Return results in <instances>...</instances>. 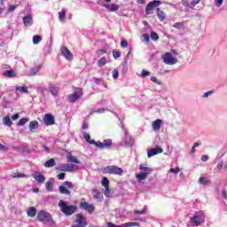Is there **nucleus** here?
I'll use <instances>...</instances> for the list:
<instances>
[{"label":"nucleus","mask_w":227,"mask_h":227,"mask_svg":"<svg viewBox=\"0 0 227 227\" xmlns=\"http://www.w3.org/2000/svg\"><path fill=\"white\" fill-rule=\"evenodd\" d=\"M224 0H215V4L217 6V8H221V6L223 5Z\"/></svg>","instance_id":"13d9d810"},{"label":"nucleus","mask_w":227,"mask_h":227,"mask_svg":"<svg viewBox=\"0 0 227 227\" xmlns=\"http://www.w3.org/2000/svg\"><path fill=\"white\" fill-rule=\"evenodd\" d=\"M61 52L64 56V58L67 60V61H72V59H74V55L72 54L71 51H68V48H67V46H62L61 48Z\"/></svg>","instance_id":"f8f14e48"},{"label":"nucleus","mask_w":227,"mask_h":227,"mask_svg":"<svg viewBox=\"0 0 227 227\" xmlns=\"http://www.w3.org/2000/svg\"><path fill=\"white\" fill-rule=\"evenodd\" d=\"M16 91H20V93H29V90H27V86L22 85L16 87Z\"/></svg>","instance_id":"a878e982"},{"label":"nucleus","mask_w":227,"mask_h":227,"mask_svg":"<svg viewBox=\"0 0 227 227\" xmlns=\"http://www.w3.org/2000/svg\"><path fill=\"white\" fill-rule=\"evenodd\" d=\"M162 123V120L157 119L153 121V130H160V124Z\"/></svg>","instance_id":"4be33fe9"},{"label":"nucleus","mask_w":227,"mask_h":227,"mask_svg":"<svg viewBox=\"0 0 227 227\" xmlns=\"http://www.w3.org/2000/svg\"><path fill=\"white\" fill-rule=\"evenodd\" d=\"M4 77H16V74L15 72H13V70H6L4 73Z\"/></svg>","instance_id":"c756f323"},{"label":"nucleus","mask_w":227,"mask_h":227,"mask_svg":"<svg viewBox=\"0 0 227 227\" xmlns=\"http://www.w3.org/2000/svg\"><path fill=\"white\" fill-rule=\"evenodd\" d=\"M139 169L142 171V173H146V175H150L153 169L152 168L147 167L145 164L139 165Z\"/></svg>","instance_id":"aec40b11"},{"label":"nucleus","mask_w":227,"mask_h":227,"mask_svg":"<svg viewBox=\"0 0 227 227\" xmlns=\"http://www.w3.org/2000/svg\"><path fill=\"white\" fill-rule=\"evenodd\" d=\"M12 178H27V176L26 174H13Z\"/></svg>","instance_id":"49530a36"},{"label":"nucleus","mask_w":227,"mask_h":227,"mask_svg":"<svg viewBox=\"0 0 227 227\" xmlns=\"http://www.w3.org/2000/svg\"><path fill=\"white\" fill-rule=\"evenodd\" d=\"M56 169L67 172V163L57 166Z\"/></svg>","instance_id":"c03bdc74"},{"label":"nucleus","mask_w":227,"mask_h":227,"mask_svg":"<svg viewBox=\"0 0 227 227\" xmlns=\"http://www.w3.org/2000/svg\"><path fill=\"white\" fill-rule=\"evenodd\" d=\"M37 219L38 221H41V223H52L51 214L47 211H39L37 214Z\"/></svg>","instance_id":"423d86ee"},{"label":"nucleus","mask_w":227,"mask_h":227,"mask_svg":"<svg viewBox=\"0 0 227 227\" xmlns=\"http://www.w3.org/2000/svg\"><path fill=\"white\" fill-rule=\"evenodd\" d=\"M121 47H122V49H127V47H129V43H127L125 40H122L121 42Z\"/></svg>","instance_id":"4d7b16f0"},{"label":"nucleus","mask_w":227,"mask_h":227,"mask_svg":"<svg viewBox=\"0 0 227 227\" xmlns=\"http://www.w3.org/2000/svg\"><path fill=\"white\" fill-rule=\"evenodd\" d=\"M80 97H82V94L79 91H75L74 93L68 96L67 100L71 103L77 102Z\"/></svg>","instance_id":"4468645a"},{"label":"nucleus","mask_w":227,"mask_h":227,"mask_svg":"<svg viewBox=\"0 0 227 227\" xmlns=\"http://www.w3.org/2000/svg\"><path fill=\"white\" fill-rule=\"evenodd\" d=\"M222 194H223V198H224V200H227V192H226V189H223L222 191Z\"/></svg>","instance_id":"774afa93"},{"label":"nucleus","mask_w":227,"mask_h":227,"mask_svg":"<svg viewBox=\"0 0 227 227\" xmlns=\"http://www.w3.org/2000/svg\"><path fill=\"white\" fill-rule=\"evenodd\" d=\"M106 63H107V59H106V57H102L98 62V67H105Z\"/></svg>","instance_id":"58836bf2"},{"label":"nucleus","mask_w":227,"mask_h":227,"mask_svg":"<svg viewBox=\"0 0 227 227\" xmlns=\"http://www.w3.org/2000/svg\"><path fill=\"white\" fill-rule=\"evenodd\" d=\"M65 173H60L57 176L58 180H65Z\"/></svg>","instance_id":"0e129e2a"},{"label":"nucleus","mask_w":227,"mask_h":227,"mask_svg":"<svg viewBox=\"0 0 227 227\" xmlns=\"http://www.w3.org/2000/svg\"><path fill=\"white\" fill-rule=\"evenodd\" d=\"M62 185L67 189H74V183L70 181H65Z\"/></svg>","instance_id":"4c0bfd02"},{"label":"nucleus","mask_w":227,"mask_h":227,"mask_svg":"<svg viewBox=\"0 0 227 227\" xmlns=\"http://www.w3.org/2000/svg\"><path fill=\"white\" fill-rule=\"evenodd\" d=\"M173 27H176V29H181L182 28V22H176L173 25Z\"/></svg>","instance_id":"052dcab7"},{"label":"nucleus","mask_w":227,"mask_h":227,"mask_svg":"<svg viewBox=\"0 0 227 227\" xmlns=\"http://www.w3.org/2000/svg\"><path fill=\"white\" fill-rule=\"evenodd\" d=\"M43 120L47 127H50L51 125H54L56 123L54 115H52V114H45L43 117Z\"/></svg>","instance_id":"1a4fd4ad"},{"label":"nucleus","mask_w":227,"mask_h":227,"mask_svg":"<svg viewBox=\"0 0 227 227\" xmlns=\"http://www.w3.org/2000/svg\"><path fill=\"white\" fill-rule=\"evenodd\" d=\"M90 143H92L97 148H99L100 150H105V148H111L113 145V140L112 139H106L103 142L95 140H92Z\"/></svg>","instance_id":"7ed1b4c3"},{"label":"nucleus","mask_w":227,"mask_h":227,"mask_svg":"<svg viewBox=\"0 0 227 227\" xmlns=\"http://www.w3.org/2000/svg\"><path fill=\"white\" fill-rule=\"evenodd\" d=\"M15 10H17V5H9V12H15Z\"/></svg>","instance_id":"680f3d73"},{"label":"nucleus","mask_w":227,"mask_h":227,"mask_svg":"<svg viewBox=\"0 0 227 227\" xmlns=\"http://www.w3.org/2000/svg\"><path fill=\"white\" fill-rule=\"evenodd\" d=\"M151 81L153 82H154V84H158L159 86H160V84H162L160 80L157 79V77H155V76H151Z\"/></svg>","instance_id":"a18cd8bd"},{"label":"nucleus","mask_w":227,"mask_h":227,"mask_svg":"<svg viewBox=\"0 0 227 227\" xmlns=\"http://www.w3.org/2000/svg\"><path fill=\"white\" fill-rule=\"evenodd\" d=\"M42 68V66H36L34 68L30 69L29 75H36L37 72H40V69Z\"/></svg>","instance_id":"cd10ccee"},{"label":"nucleus","mask_w":227,"mask_h":227,"mask_svg":"<svg viewBox=\"0 0 227 227\" xmlns=\"http://www.w3.org/2000/svg\"><path fill=\"white\" fill-rule=\"evenodd\" d=\"M29 121L28 118H21L19 122L17 123L18 127H24V125Z\"/></svg>","instance_id":"473e14b6"},{"label":"nucleus","mask_w":227,"mask_h":227,"mask_svg":"<svg viewBox=\"0 0 227 227\" xmlns=\"http://www.w3.org/2000/svg\"><path fill=\"white\" fill-rule=\"evenodd\" d=\"M210 95H214V91L213 90H209L207 92H205L202 96V98H208V97H210Z\"/></svg>","instance_id":"603ef678"},{"label":"nucleus","mask_w":227,"mask_h":227,"mask_svg":"<svg viewBox=\"0 0 227 227\" xmlns=\"http://www.w3.org/2000/svg\"><path fill=\"white\" fill-rule=\"evenodd\" d=\"M103 173H109V175H122L123 169L118 166H106L103 169Z\"/></svg>","instance_id":"20e7f679"},{"label":"nucleus","mask_w":227,"mask_h":227,"mask_svg":"<svg viewBox=\"0 0 227 227\" xmlns=\"http://www.w3.org/2000/svg\"><path fill=\"white\" fill-rule=\"evenodd\" d=\"M122 227H134V226H139L138 223L136 222H128L121 225Z\"/></svg>","instance_id":"2f4dec72"},{"label":"nucleus","mask_w":227,"mask_h":227,"mask_svg":"<svg viewBox=\"0 0 227 227\" xmlns=\"http://www.w3.org/2000/svg\"><path fill=\"white\" fill-rule=\"evenodd\" d=\"M38 127H40L38 121H30V123L28 125V129H29L30 132H35V130H36V129H38Z\"/></svg>","instance_id":"a211bd4d"},{"label":"nucleus","mask_w":227,"mask_h":227,"mask_svg":"<svg viewBox=\"0 0 227 227\" xmlns=\"http://www.w3.org/2000/svg\"><path fill=\"white\" fill-rule=\"evenodd\" d=\"M199 184H200L201 185H208L210 184V181L207 179V177L200 176L199 178Z\"/></svg>","instance_id":"c85d7f7f"},{"label":"nucleus","mask_w":227,"mask_h":227,"mask_svg":"<svg viewBox=\"0 0 227 227\" xmlns=\"http://www.w3.org/2000/svg\"><path fill=\"white\" fill-rule=\"evenodd\" d=\"M169 173H174L175 175H177V173H180V168H170Z\"/></svg>","instance_id":"6e6d98bb"},{"label":"nucleus","mask_w":227,"mask_h":227,"mask_svg":"<svg viewBox=\"0 0 227 227\" xmlns=\"http://www.w3.org/2000/svg\"><path fill=\"white\" fill-rule=\"evenodd\" d=\"M3 125L5 127H12L13 125V122L12 121V119H10V116H4L2 119Z\"/></svg>","instance_id":"412c9836"},{"label":"nucleus","mask_w":227,"mask_h":227,"mask_svg":"<svg viewBox=\"0 0 227 227\" xmlns=\"http://www.w3.org/2000/svg\"><path fill=\"white\" fill-rule=\"evenodd\" d=\"M77 168L74 164H67V172H72Z\"/></svg>","instance_id":"79ce46f5"},{"label":"nucleus","mask_w":227,"mask_h":227,"mask_svg":"<svg viewBox=\"0 0 227 227\" xmlns=\"http://www.w3.org/2000/svg\"><path fill=\"white\" fill-rule=\"evenodd\" d=\"M104 7L109 12H118L120 10V5L116 4H105Z\"/></svg>","instance_id":"dca6fc26"},{"label":"nucleus","mask_w":227,"mask_h":227,"mask_svg":"<svg viewBox=\"0 0 227 227\" xmlns=\"http://www.w3.org/2000/svg\"><path fill=\"white\" fill-rule=\"evenodd\" d=\"M104 194L105 196H106V198H109V196H111V191L109 190V186H105Z\"/></svg>","instance_id":"8fccbe9b"},{"label":"nucleus","mask_w":227,"mask_h":227,"mask_svg":"<svg viewBox=\"0 0 227 227\" xmlns=\"http://www.w3.org/2000/svg\"><path fill=\"white\" fill-rule=\"evenodd\" d=\"M67 15V11L63 10L62 12H59V19L60 22H65V17Z\"/></svg>","instance_id":"c9c22d12"},{"label":"nucleus","mask_w":227,"mask_h":227,"mask_svg":"<svg viewBox=\"0 0 227 227\" xmlns=\"http://www.w3.org/2000/svg\"><path fill=\"white\" fill-rule=\"evenodd\" d=\"M113 56L114 58V59H118V58H120V56H121V52H120V51L114 50Z\"/></svg>","instance_id":"de8ad7c7"},{"label":"nucleus","mask_w":227,"mask_h":227,"mask_svg":"<svg viewBox=\"0 0 227 227\" xmlns=\"http://www.w3.org/2000/svg\"><path fill=\"white\" fill-rule=\"evenodd\" d=\"M124 145L127 148H130V147L134 146V139H132V137H129V140L125 141Z\"/></svg>","instance_id":"72a5a7b5"},{"label":"nucleus","mask_w":227,"mask_h":227,"mask_svg":"<svg viewBox=\"0 0 227 227\" xmlns=\"http://www.w3.org/2000/svg\"><path fill=\"white\" fill-rule=\"evenodd\" d=\"M162 152H164V150L162 149V147H159V146L155 148L148 149L147 157L148 159H152V157L155 155H159V153H162Z\"/></svg>","instance_id":"9d476101"},{"label":"nucleus","mask_w":227,"mask_h":227,"mask_svg":"<svg viewBox=\"0 0 227 227\" xmlns=\"http://www.w3.org/2000/svg\"><path fill=\"white\" fill-rule=\"evenodd\" d=\"M151 39L153 40V42H157V40H159V35L155 31H152Z\"/></svg>","instance_id":"a19ab883"},{"label":"nucleus","mask_w":227,"mask_h":227,"mask_svg":"<svg viewBox=\"0 0 227 227\" xmlns=\"http://www.w3.org/2000/svg\"><path fill=\"white\" fill-rule=\"evenodd\" d=\"M106 50H98L96 54H98V56H103V54H106Z\"/></svg>","instance_id":"e2e57ef3"},{"label":"nucleus","mask_w":227,"mask_h":227,"mask_svg":"<svg viewBox=\"0 0 227 227\" xmlns=\"http://www.w3.org/2000/svg\"><path fill=\"white\" fill-rule=\"evenodd\" d=\"M134 214L136 215H144V214H146V210L143 209V210H135Z\"/></svg>","instance_id":"3c124183"},{"label":"nucleus","mask_w":227,"mask_h":227,"mask_svg":"<svg viewBox=\"0 0 227 227\" xmlns=\"http://www.w3.org/2000/svg\"><path fill=\"white\" fill-rule=\"evenodd\" d=\"M59 207L64 215H73V214L77 212L76 206L68 205V203L65 202V200H59Z\"/></svg>","instance_id":"f257e3e1"},{"label":"nucleus","mask_w":227,"mask_h":227,"mask_svg":"<svg viewBox=\"0 0 227 227\" xmlns=\"http://www.w3.org/2000/svg\"><path fill=\"white\" fill-rule=\"evenodd\" d=\"M83 137L85 138V140L87 141V143H89L90 145H93L91 143V141H94V140H91V137L90 136V134H88L87 132H84L83 133Z\"/></svg>","instance_id":"ea45409f"},{"label":"nucleus","mask_w":227,"mask_h":227,"mask_svg":"<svg viewBox=\"0 0 227 227\" xmlns=\"http://www.w3.org/2000/svg\"><path fill=\"white\" fill-rule=\"evenodd\" d=\"M107 227H123L122 225H116L111 222L107 223Z\"/></svg>","instance_id":"69168bd1"},{"label":"nucleus","mask_w":227,"mask_h":227,"mask_svg":"<svg viewBox=\"0 0 227 227\" xmlns=\"http://www.w3.org/2000/svg\"><path fill=\"white\" fill-rule=\"evenodd\" d=\"M103 187H109V179L107 177H103L101 180Z\"/></svg>","instance_id":"37998d69"},{"label":"nucleus","mask_w":227,"mask_h":227,"mask_svg":"<svg viewBox=\"0 0 227 227\" xmlns=\"http://www.w3.org/2000/svg\"><path fill=\"white\" fill-rule=\"evenodd\" d=\"M80 208H82V210H86L89 214H93V212H95V206H93V204L82 200L80 203Z\"/></svg>","instance_id":"6e6552de"},{"label":"nucleus","mask_w":227,"mask_h":227,"mask_svg":"<svg viewBox=\"0 0 227 227\" xmlns=\"http://www.w3.org/2000/svg\"><path fill=\"white\" fill-rule=\"evenodd\" d=\"M148 175L145 172H140L138 174H136V178L138 182V184H143V180H146V178H148Z\"/></svg>","instance_id":"2eb2a0df"},{"label":"nucleus","mask_w":227,"mask_h":227,"mask_svg":"<svg viewBox=\"0 0 227 227\" xmlns=\"http://www.w3.org/2000/svg\"><path fill=\"white\" fill-rule=\"evenodd\" d=\"M112 75L114 79H118V77H120V73L118 72V69H114Z\"/></svg>","instance_id":"864d4df0"},{"label":"nucleus","mask_w":227,"mask_h":227,"mask_svg":"<svg viewBox=\"0 0 227 227\" xmlns=\"http://www.w3.org/2000/svg\"><path fill=\"white\" fill-rule=\"evenodd\" d=\"M161 59L163 60V63H165V65L173 66L178 63V59L173 58V55H171V53L169 52H166L164 55H162Z\"/></svg>","instance_id":"39448f33"},{"label":"nucleus","mask_w":227,"mask_h":227,"mask_svg":"<svg viewBox=\"0 0 227 227\" xmlns=\"http://www.w3.org/2000/svg\"><path fill=\"white\" fill-rule=\"evenodd\" d=\"M44 166L45 168H54V166H56V160H54V159L51 158L44 163Z\"/></svg>","instance_id":"393cba45"},{"label":"nucleus","mask_w":227,"mask_h":227,"mask_svg":"<svg viewBox=\"0 0 227 227\" xmlns=\"http://www.w3.org/2000/svg\"><path fill=\"white\" fill-rule=\"evenodd\" d=\"M53 189H54V184H52V182L48 181L46 183V191H48V192H52Z\"/></svg>","instance_id":"7c9ffc66"},{"label":"nucleus","mask_w":227,"mask_h":227,"mask_svg":"<svg viewBox=\"0 0 227 227\" xmlns=\"http://www.w3.org/2000/svg\"><path fill=\"white\" fill-rule=\"evenodd\" d=\"M67 160L68 162H74V164H81V161L74 156H68Z\"/></svg>","instance_id":"e433bc0d"},{"label":"nucleus","mask_w":227,"mask_h":227,"mask_svg":"<svg viewBox=\"0 0 227 227\" xmlns=\"http://www.w3.org/2000/svg\"><path fill=\"white\" fill-rule=\"evenodd\" d=\"M37 184H43L45 182V176L42 175L40 172H35L32 175Z\"/></svg>","instance_id":"ddd939ff"},{"label":"nucleus","mask_w":227,"mask_h":227,"mask_svg":"<svg viewBox=\"0 0 227 227\" xmlns=\"http://www.w3.org/2000/svg\"><path fill=\"white\" fill-rule=\"evenodd\" d=\"M76 225H74L73 227H86V218L82 216V215L78 214L76 215Z\"/></svg>","instance_id":"9b49d317"},{"label":"nucleus","mask_w":227,"mask_h":227,"mask_svg":"<svg viewBox=\"0 0 227 227\" xmlns=\"http://www.w3.org/2000/svg\"><path fill=\"white\" fill-rule=\"evenodd\" d=\"M49 91H50V93H51V95H53V97H57L58 93L59 91V87L53 85V84H50Z\"/></svg>","instance_id":"f3484780"},{"label":"nucleus","mask_w":227,"mask_h":227,"mask_svg":"<svg viewBox=\"0 0 227 227\" xmlns=\"http://www.w3.org/2000/svg\"><path fill=\"white\" fill-rule=\"evenodd\" d=\"M94 198L96 200H102V193L96 192V193L94 194Z\"/></svg>","instance_id":"bf43d9fd"},{"label":"nucleus","mask_w":227,"mask_h":227,"mask_svg":"<svg viewBox=\"0 0 227 227\" xmlns=\"http://www.w3.org/2000/svg\"><path fill=\"white\" fill-rule=\"evenodd\" d=\"M162 4V2L160 0H154L150 2L146 6H145V13L146 15H151L152 14V10L153 8H157Z\"/></svg>","instance_id":"0eeeda50"},{"label":"nucleus","mask_w":227,"mask_h":227,"mask_svg":"<svg viewBox=\"0 0 227 227\" xmlns=\"http://www.w3.org/2000/svg\"><path fill=\"white\" fill-rule=\"evenodd\" d=\"M23 24L27 27H29V26H31L33 24V18L31 16H29V15L25 16L23 18Z\"/></svg>","instance_id":"6ab92c4d"},{"label":"nucleus","mask_w":227,"mask_h":227,"mask_svg":"<svg viewBox=\"0 0 227 227\" xmlns=\"http://www.w3.org/2000/svg\"><path fill=\"white\" fill-rule=\"evenodd\" d=\"M150 74H151L150 71H146L145 69H143L140 74V77L142 78L148 77V75Z\"/></svg>","instance_id":"09e8293b"},{"label":"nucleus","mask_w":227,"mask_h":227,"mask_svg":"<svg viewBox=\"0 0 227 227\" xmlns=\"http://www.w3.org/2000/svg\"><path fill=\"white\" fill-rule=\"evenodd\" d=\"M190 223L192 226H201L205 223V213L203 211L196 212L193 216L190 217Z\"/></svg>","instance_id":"f03ea898"},{"label":"nucleus","mask_w":227,"mask_h":227,"mask_svg":"<svg viewBox=\"0 0 227 227\" xmlns=\"http://www.w3.org/2000/svg\"><path fill=\"white\" fill-rule=\"evenodd\" d=\"M59 191L60 192V194H66V196H70V190H67V187L63 186V185H60L59 187Z\"/></svg>","instance_id":"5701e85b"},{"label":"nucleus","mask_w":227,"mask_h":227,"mask_svg":"<svg viewBox=\"0 0 227 227\" xmlns=\"http://www.w3.org/2000/svg\"><path fill=\"white\" fill-rule=\"evenodd\" d=\"M143 38H144V42H145V43H150V35L148 34H144Z\"/></svg>","instance_id":"5fc2aeb1"},{"label":"nucleus","mask_w":227,"mask_h":227,"mask_svg":"<svg viewBox=\"0 0 227 227\" xmlns=\"http://www.w3.org/2000/svg\"><path fill=\"white\" fill-rule=\"evenodd\" d=\"M42 42V36L40 35H34L33 36V43L34 45H38L39 43Z\"/></svg>","instance_id":"f704fd0d"},{"label":"nucleus","mask_w":227,"mask_h":227,"mask_svg":"<svg viewBox=\"0 0 227 227\" xmlns=\"http://www.w3.org/2000/svg\"><path fill=\"white\" fill-rule=\"evenodd\" d=\"M27 215L28 217H35L36 215V208L35 207H31L27 211Z\"/></svg>","instance_id":"b1692460"},{"label":"nucleus","mask_w":227,"mask_h":227,"mask_svg":"<svg viewBox=\"0 0 227 227\" xmlns=\"http://www.w3.org/2000/svg\"><path fill=\"white\" fill-rule=\"evenodd\" d=\"M157 15L160 19V20H164V19H166V13L164 12V11L160 10V8L157 9Z\"/></svg>","instance_id":"bb28decb"},{"label":"nucleus","mask_w":227,"mask_h":227,"mask_svg":"<svg viewBox=\"0 0 227 227\" xmlns=\"http://www.w3.org/2000/svg\"><path fill=\"white\" fill-rule=\"evenodd\" d=\"M200 160H202V162H207V160H208V156L204 154L201 156Z\"/></svg>","instance_id":"338daca9"}]
</instances>
